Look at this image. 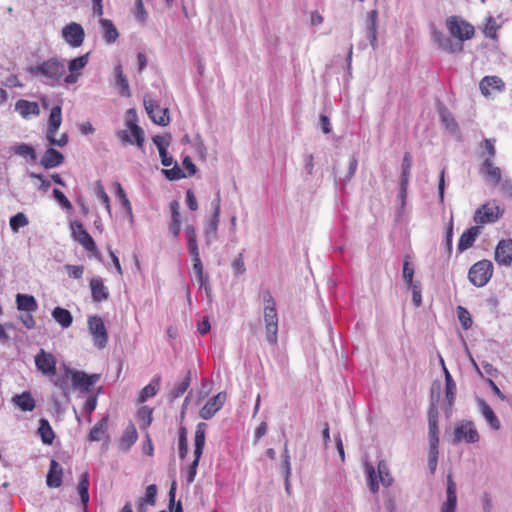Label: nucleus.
Instances as JSON below:
<instances>
[{
	"instance_id": "12",
	"label": "nucleus",
	"mask_w": 512,
	"mask_h": 512,
	"mask_svg": "<svg viewBox=\"0 0 512 512\" xmlns=\"http://www.w3.org/2000/svg\"><path fill=\"white\" fill-rule=\"evenodd\" d=\"M67 375H70L73 387L84 392H90L91 387L100 379L99 374L88 375L85 372L73 369H67Z\"/></svg>"
},
{
	"instance_id": "19",
	"label": "nucleus",
	"mask_w": 512,
	"mask_h": 512,
	"mask_svg": "<svg viewBox=\"0 0 512 512\" xmlns=\"http://www.w3.org/2000/svg\"><path fill=\"white\" fill-rule=\"evenodd\" d=\"M226 393L219 392L211 398L200 410V416L204 420L212 418L219 411L226 401Z\"/></svg>"
},
{
	"instance_id": "11",
	"label": "nucleus",
	"mask_w": 512,
	"mask_h": 512,
	"mask_svg": "<svg viewBox=\"0 0 512 512\" xmlns=\"http://www.w3.org/2000/svg\"><path fill=\"white\" fill-rule=\"evenodd\" d=\"M89 53L71 59L66 65L69 73L65 74L64 84L72 85L75 84L82 75V70L87 66L89 62Z\"/></svg>"
},
{
	"instance_id": "3",
	"label": "nucleus",
	"mask_w": 512,
	"mask_h": 512,
	"mask_svg": "<svg viewBox=\"0 0 512 512\" xmlns=\"http://www.w3.org/2000/svg\"><path fill=\"white\" fill-rule=\"evenodd\" d=\"M185 234L187 240V247L189 254L193 261V270L196 274L198 283L200 286H204L206 290L209 289L208 278L204 275L202 261L200 259L198 244H197V233L193 225L188 224L185 227Z\"/></svg>"
},
{
	"instance_id": "34",
	"label": "nucleus",
	"mask_w": 512,
	"mask_h": 512,
	"mask_svg": "<svg viewBox=\"0 0 512 512\" xmlns=\"http://www.w3.org/2000/svg\"><path fill=\"white\" fill-rule=\"evenodd\" d=\"M78 492L81 498V502L83 504V510L84 512H86L89 502V473L87 471L82 473L80 476V480L78 483Z\"/></svg>"
},
{
	"instance_id": "56",
	"label": "nucleus",
	"mask_w": 512,
	"mask_h": 512,
	"mask_svg": "<svg viewBox=\"0 0 512 512\" xmlns=\"http://www.w3.org/2000/svg\"><path fill=\"white\" fill-rule=\"evenodd\" d=\"M162 172L169 180H179L186 177L182 169L177 164H175L171 169H163Z\"/></svg>"
},
{
	"instance_id": "37",
	"label": "nucleus",
	"mask_w": 512,
	"mask_h": 512,
	"mask_svg": "<svg viewBox=\"0 0 512 512\" xmlns=\"http://www.w3.org/2000/svg\"><path fill=\"white\" fill-rule=\"evenodd\" d=\"M16 304L18 310L21 311L33 312L38 308L36 299L32 295L27 294H17Z\"/></svg>"
},
{
	"instance_id": "25",
	"label": "nucleus",
	"mask_w": 512,
	"mask_h": 512,
	"mask_svg": "<svg viewBox=\"0 0 512 512\" xmlns=\"http://www.w3.org/2000/svg\"><path fill=\"white\" fill-rule=\"evenodd\" d=\"M64 155L54 148H48L41 157L40 164L45 169L55 168L63 164Z\"/></svg>"
},
{
	"instance_id": "29",
	"label": "nucleus",
	"mask_w": 512,
	"mask_h": 512,
	"mask_svg": "<svg viewBox=\"0 0 512 512\" xmlns=\"http://www.w3.org/2000/svg\"><path fill=\"white\" fill-rule=\"evenodd\" d=\"M435 42L443 51L448 53L461 52L463 49L462 43H454L450 37L443 35L442 33H435Z\"/></svg>"
},
{
	"instance_id": "5",
	"label": "nucleus",
	"mask_w": 512,
	"mask_h": 512,
	"mask_svg": "<svg viewBox=\"0 0 512 512\" xmlns=\"http://www.w3.org/2000/svg\"><path fill=\"white\" fill-rule=\"evenodd\" d=\"M205 427H206L205 423H200L197 425L196 430H195L194 460L186 471V479H187L188 484H191L194 482L196 474H197V468H198L201 456L203 454V450H204V446H205Z\"/></svg>"
},
{
	"instance_id": "16",
	"label": "nucleus",
	"mask_w": 512,
	"mask_h": 512,
	"mask_svg": "<svg viewBox=\"0 0 512 512\" xmlns=\"http://www.w3.org/2000/svg\"><path fill=\"white\" fill-rule=\"evenodd\" d=\"M220 203H221V198H220V192L218 191L216 194V198L213 202V214L204 228V235H205L207 242H211L212 240L217 238L218 225H219V221H220V211H221Z\"/></svg>"
},
{
	"instance_id": "47",
	"label": "nucleus",
	"mask_w": 512,
	"mask_h": 512,
	"mask_svg": "<svg viewBox=\"0 0 512 512\" xmlns=\"http://www.w3.org/2000/svg\"><path fill=\"white\" fill-rule=\"evenodd\" d=\"M499 28H500V26L497 24L496 20L492 16H489L484 25L483 32L486 37L493 39V40H497V37H498L497 33H498Z\"/></svg>"
},
{
	"instance_id": "13",
	"label": "nucleus",
	"mask_w": 512,
	"mask_h": 512,
	"mask_svg": "<svg viewBox=\"0 0 512 512\" xmlns=\"http://www.w3.org/2000/svg\"><path fill=\"white\" fill-rule=\"evenodd\" d=\"M34 360L36 368L43 375L47 377L55 376L57 370V359L53 354L46 352L44 349H40V351L35 355Z\"/></svg>"
},
{
	"instance_id": "45",
	"label": "nucleus",
	"mask_w": 512,
	"mask_h": 512,
	"mask_svg": "<svg viewBox=\"0 0 512 512\" xmlns=\"http://www.w3.org/2000/svg\"><path fill=\"white\" fill-rule=\"evenodd\" d=\"M445 382H446V387H445L446 398L448 400L449 405L452 406L453 402H454V398H455V393H456V384L447 369H445Z\"/></svg>"
},
{
	"instance_id": "63",
	"label": "nucleus",
	"mask_w": 512,
	"mask_h": 512,
	"mask_svg": "<svg viewBox=\"0 0 512 512\" xmlns=\"http://www.w3.org/2000/svg\"><path fill=\"white\" fill-rule=\"evenodd\" d=\"M66 270L69 277L74 279H80L84 273V267L82 265H67Z\"/></svg>"
},
{
	"instance_id": "51",
	"label": "nucleus",
	"mask_w": 512,
	"mask_h": 512,
	"mask_svg": "<svg viewBox=\"0 0 512 512\" xmlns=\"http://www.w3.org/2000/svg\"><path fill=\"white\" fill-rule=\"evenodd\" d=\"M365 471L368 476V485H369L370 491L372 493H377L379 491V484L377 481V475H376L374 467L371 464L366 463Z\"/></svg>"
},
{
	"instance_id": "49",
	"label": "nucleus",
	"mask_w": 512,
	"mask_h": 512,
	"mask_svg": "<svg viewBox=\"0 0 512 512\" xmlns=\"http://www.w3.org/2000/svg\"><path fill=\"white\" fill-rule=\"evenodd\" d=\"M67 369L68 368H65V374L64 375H61V376H53V377H49L50 378V381L52 382V384L59 388L63 394L67 395L68 392H69V385H68V379L70 378V375H67Z\"/></svg>"
},
{
	"instance_id": "18",
	"label": "nucleus",
	"mask_w": 512,
	"mask_h": 512,
	"mask_svg": "<svg viewBox=\"0 0 512 512\" xmlns=\"http://www.w3.org/2000/svg\"><path fill=\"white\" fill-rule=\"evenodd\" d=\"M454 434L458 442L465 441L467 443H475L479 440V434L471 421L457 425Z\"/></svg>"
},
{
	"instance_id": "17",
	"label": "nucleus",
	"mask_w": 512,
	"mask_h": 512,
	"mask_svg": "<svg viewBox=\"0 0 512 512\" xmlns=\"http://www.w3.org/2000/svg\"><path fill=\"white\" fill-rule=\"evenodd\" d=\"M494 259L500 266L512 264V239H502L498 242Z\"/></svg>"
},
{
	"instance_id": "4",
	"label": "nucleus",
	"mask_w": 512,
	"mask_h": 512,
	"mask_svg": "<svg viewBox=\"0 0 512 512\" xmlns=\"http://www.w3.org/2000/svg\"><path fill=\"white\" fill-rule=\"evenodd\" d=\"M61 124L62 108L60 105H56L51 109L46 129V139L50 145H55L58 147L67 145L68 135L66 133H63L59 138H56V133L58 132Z\"/></svg>"
},
{
	"instance_id": "30",
	"label": "nucleus",
	"mask_w": 512,
	"mask_h": 512,
	"mask_svg": "<svg viewBox=\"0 0 512 512\" xmlns=\"http://www.w3.org/2000/svg\"><path fill=\"white\" fill-rule=\"evenodd\" d=\"M479 234H480L479 226H473V227L467 229L460 236V239L458 242V249L460 251H465L468 248H470L474 244V242Z\"/></svg>"
},
{
	"instance_id": "36",
	"label": "nucleus",
	"mask_w": 512,
	"mask_h": 512,
	"mask_svg": "<svg viewBox=\"0 0 512 512\" xmlns=\"http://www.w3.org/2000/svg\"><path fill=\"white\" fill-rule=\"evenodd\" d=\"M100 24L105 42L108 44L114 43L118 39L119 33L113 22L109 19H101Z\"/></svg>"
},
{
	"instance_id": "8",
	"label": "nucleus",
	"mask_w": 512,
	"mask_h": 512,
	"mask_svg": "<svg viewBox=\"0 0 512 512\" xmlns=\"http://www.w3.org/2000/svg\"><path fill=\"white\" fill-rule=\"evenodd\" d=\"M446 24L450 34L460 41L469 40L474 36L473 25L458 16H451L447 19Z\"/></svg>"
},
{
	"instance_id": "46",
	"label": "nucleus",
	"mask_w": 512,
	"mask_h": 512,
	"mask_svg": "<svg viewBox=\"0 0 512 512\" xmlns=\"http://www.w3.org/2000/svg\"><path fill=\"white\" fill-rule=\"evenodd\" d=\"M377 470L381 483L386 487L390 486L393 482V477L389 473L388 466L384 460L378 462Z\"/></svg>"
},
{
	"instance_id": "55",
	"label": "nucleus",
	"mask_w": 512,
	"mask_h": 512,
	"mask_svg": "<svg viewBox=\"0 0 512 512\" xmlns=\"http://www.w3.org/2000/svg\"><path fill=\"white\" fill-rule=\"evenodd\" d=\"M95 190H96L98 199L105 206L106 210L110 213L111 212L110 198H109L108 194L106 193L103 185L100 182H97Z\"/></svg>"
},
{
	"instance_id": "2",
	"label": "nucleus",
	"mask_w": 512,
	"mask_h": 512,
	"mask_svg": "<svg viewBox=\"0 0 512 512\" xmlns=\"http://www.w3.org/2000/svg\"><path fill=\"white\" fill-rule=\"evenodd\" d=\"M263 318L265 324V335L267 341L275 346L278 341V314L276 302L269 290L263 292Z\"/></svg>"
},
{
	"instance_id": "20",
	"label": "nucleus",
	"mask_w": 512,
	"mask_h": 512,
	"mask_svg": "<svg viewBox=\"0 0 512 512\" xmlns=\"http://www.w3.org/2000/svg\"><path fill=\"white\" fill-rule=\"evenodd\" d=\"M505 88L504 81L499 76H485L479 82L481 93L488 97L493 92H501Z\"/></svg>"
},
{
	"instance_id": "22",
	"label": "nucleus",
	"mask_w": 512,
	"mask_h": 512,
	"mask_svg": "<svg viewBox=\"0 0 512 512\" xmlns=\"http://www.w3.org/2000/svg\"><path fill=\"white\" fill-rule=\"evenodd\" d=\"M480 173L493 185H498L502 180L501 169L491 159H484L480 166Z\"/></svg>"
},
{
	"instance_id": "54",
	"label": "nucleus",
	"mask_w": 512,
	"mask_h": 512,
	"mask_svg": "<svg viewBox=\"0 0 512 512\" xmlns=\"http://www.w3.org/2000/svg\"><path fill=\"white\" fill-rule=\"evenodd\" d=\"M457 316H458V319H459L462 327L465 330L469 329L472 326V318H471L469 311L466 308H464L462 306H458L457 307Z\"/></svg>"
},
{
	"instance_id": "64",
	"label": "nucleus",
	"mask_w": 512,
	"mask_h": 512,
	"mask_svg": "<svg viewBox=\"0 0 512 512\" xmlns=\"http://www.w3.org/2000/svg\"><path fill=\"white\" fill-rule=\"evenodd\" d=\"M189 385H190V379H189V377H187L186 379H184L182 382H180L175 387V389L172 391V397L178 398L181 395H183L187 391Z\"/></svg>"
},
{
	"instance_id": "58",
	"label": "nucleus",
	"mask_w": 512,
	"mask_h": 512,
	"mask_svg": "<svg viewBox=\"0 0 512 512\" xmlns=\"http://www.w3.org/2000/svg\"><path fill=\"white\" fill-rule=\"evenodd\" d=\"M409 257L407 256L403 263V278L408 286L413 285L414 268L409 263Z\"/></svg>"
},
{
	"instance_id": "23",
	"label": "nucleus",
	"mask_w": 512,
	"mask_h": 512,
	"mask_svg": "<svg viewBox=\"0 0 512 512\" xmlns=\"http://www.w3.org/2000/svg\"><path fill=\"white\" fill-rule=\"evenodd\" d=\"M447 500L443 503L441 512H454L457 504L456 496V483L453 480L452 474L447 476Z\"/></svg>"
},
{
	"instance_id": "60",
	"label": "nucleus",
	"mask_w": 512,
	"mask_h": 512,
	"mask_svg": "<svg viewBox=\"0 0 512 512\" xmlns=\"http://www.w3.org/2000/svg\"><path fill=\"white\" fill-rule=\"evenodd\" d=\"M171 212V222L181 223L180 204L177 200H173L169 204Z\"/></svg>"
},
{
	"instance_id": "38",
	"label": "nucleus",
	"mask_w": 512,
	"mask_h": 512,
	"mask_svg": "<svg viewBox=\"0 0 512 512\" xmlns=\"http://www.w3.org/2000/svg\"><path fill=\"white\" fill-rule=\"evenodd\" d=\"M109 416H104L96 425H94L88 435L89 441L95 442L103 439L107 427H108Z\"/></svg>"
},
{
	"instance_id": "15",
	"label": "nucleus",
	"mask_w": 512,
	"mask_h": 512,
	"mask_svg": "<svg viewBox=\"0 0 512 512\" xmlns=\"http://www.w3.org/2000/svg\"><path fill=\"white\" fill-rule=\"evenodd\" d=\"M62 37L73 48L80 47L85 39L83 27L76 22H71L62 28Z\"/></svg>"
},
{
	"instance_id": "27",
	"label": "nucleus",
	"mask_w": 512,
	"mask_h": 512,
	"mask_svg": "<svg viewBox=\"0 0 512 512\" xmlns=\"http://www.w3.org/2000/svg\"><path fill=\"white\" fill-rule=\"evenodd\" d=\"M138 433L133 423H130L124 430L122 436L119 439V448L122 451H128L137 441Z\"/></svg>"
},
{
	"instance_id": "26",
	"label": "nucleus",
	"mask_w": 512,
	"mask_h": 512,
	"mask_svg": "<svg viewBox=\"0 0 512 512\" xmlns=\"http://www.w3.org/2000/svg\"><path fill=\"white\" fill-rule=\"evenodd\" d=\"M15 110L24 119H28L31 116H38L40 114V107L37 102L20 99L15 103Z\"/></svg>"
},
{
	"instance_id": "28",
	"label": "nucleus",
	"mask_w": 512,
	"mask_h": 512,
	"mask_svg": "<svg viewBox=\"0 0 512 512\" xmlns=\"http://www.w3.org/2000/svg\"><path fill=\"white\" fill-rule=\"evenodd\" d=\"M90 288H91L92 299L95 302H102V301L108 299L109 292L101 278H99V277L92 278L90 280Z\"/></svg>"
},
{
	"instance_id": "1",
	"label": "nucleus",
	"mask_w": 512,
	"mask_h": 512,
	"mask_svg": "<svg viewBox=\"0 0 512 512\" xmlns=\"http://www.w3.org/2000/svg\"><path fill=\"white\" fill-rule=\"evenodd\" d=\"M27 72L34 78L39 79L51 87L64 82L66 74V62L58 56L50 57L37 65L27 68Z\"/></svg>"
},
{
	"instance_id": "62",
	"label": "nucleus",
	"mask_w": 512,
	"mask_h": 512,
	"mask_svg": "<svg viewBox=\"0 0 512 512\" xmlns=\"http://www.w3.org/2000/svg\"><path fill=\"white\" fill-rule=\"evenodd\" d=\"M438 446H430L428 465L431 473H434L437 467Z\"/></svg>"
},
{
	"instance_id": "59",
	"label": "nucleus",
	"mask_w": 512,
	"mask_h": 512,
	"mask_svg": "<svg viewBox=\"0 0 512 512\" xmlns=\"http://www.w3.org/2000/svg\"><path fill=\"white\" fill-rule=\"evenodd\" d=\"M481 147H483L485 152L487 153V157L485 159L493 160L496 155L494 140L484 139L481 143Z\"/></svg>"
},
{
	"instance_id": "53",
	"label": "nucleus",
	"mask_w": 512,
	"mask_h": 512,
	"mask_svg": "<svg viewBox=\"0 0 512 512\" xmlns=\"http://www.w3.org/2000/svg\"><path fill=\"white\" fill-rule=\"evenodd\" d=\"M14 151L16 154L22 157H29L32 161H35L37 158L35 149L32 146L25 143L16 145L14 147Z\"/></svg>"
},
{
	"instance_id": "42",
	"label": "nucleus",
	"mask_w": 512,
	"mask_h": 512,
	"mask_svg": "<svg viewBox=\"0 0 512 512\" xmlns=\"http://www.w3.org/2000/svg\"><path fill=\"white\" fill-rule=\"evenodd\" d=\"M116 84L119 87L120 94L125 97H130V88L126 77L123 74L122 67L120 65L115 67Z\"/></svg>"
},
{
	"instance_id": "32",
	"label": "nucleus",
	"mask_w": 512,
	"mask_h": 512,
	"mask_svg": "<svg viewBox=\"0 0 512 512\" xmlns=\"http://www.w3.org/2000/svg\"><path fill=\"white\" fill-rule=\"evenodd\" d=\"M161 377H154L139 393L138 401L144 403L147 399L155 396L160 388Z\"/></svg>"
},
{
	"instance_id": "41",
	"label": "nucleus",
	"mask_w": 512,
	"mask_h": 512,
	"mask_svg": "<svg viewBox=\"0 0 512 512\" xmlns=\"http://www.w3.org/2000/svg\"><path fill=\"white\" fill-rule=\"evenodd\" d=\"M137 420L142 429H147L153 421V409L148 406H142L137 412Z\"/></svg>"
},
{
	"instance_id": "6",
	"label": "nucleus",
	"mask_w": 512,
	"mask_h": 512,
	"mask_svg": "<svg viewBox=\"0 0 512 512\" xmlns=\"http://www.w3.org/2000/svg\"><path fill=\"white\" fill-rule=\"evenodd\" d=\"M493 275V264L490 260H481L472 265L468 278L477 287H483Z\"/></svg>"
},
{
	"instance_id": "31",
	"label": "nucleus",
	"mask_w": 512,
	"mask_h": 512,
	"mask_svg": "<svg viewBox=\"0 0 512 512\" xmlns=\"http://www.w3.org/2000/svg\"><path fill=\"white\" fill-rule=\"evenodd\" d=\"M377 10H372L367 15L366 21V36L370 41V44L374 47L377 41Z\"/></svg>"
},
{
	"instance_id": "61",
	"label": "nucleus",
	"mask_w": 512,
	"mask_h": 512,
	"mask_svg": "<svg viewBox=\"0 0 512 512\" xmlns=\"http://www.w3.org/2000/svg\"><path fill=\"white\" fill-rule=\"evenodd\" d=\"M53 196L62 205L63 208L67 210L72 209L73 206L71 202L68 200V198L64 195L62 191H60L59 189H54Z\"/></svg>"
},
{
	"instance_id": "33",
	"label": "nucleus",
	"mask_w": 512,
	"mask_h": 512,
	"mask_svg": "<svg viewBox=\"0 0 512 512\" xmlns=\"http://www.w3.org/2000/svg\"><path fill=\"white\" fill-rule=\"evenodd\" d=\"M38 435L40 436L42 442L47 445H52L55 439V433L49 423V421L45 418L40 419L39 427H38Z\"/></svg>"
},
{
	"instance_id": "21",
	"label": "nucleus",
	"mask_w": 512,
	"mask_h": 512,
	"mask_svg": "<svg viewBox=\"0 0 512 512\" xmlns=\"http://www.w3.org/2000/svg\"><path fill=\"white\" fill-rule=\"evenodd\" d=\"M438 408L435 404H430L427 412L428 425H429V444L430 446H438Z\"/></svg>"
},
{
	"instance_id": "43",
	"label": "nucleus",
	"mask_w": 512,
	"mask_h": 512,
	"mask_svg": "<svg viewBox=\"0 0 512 512\" xmlns=\"http://www.w3.org/2000/svg\"><path fill=\"white\" fill-rule=\"evenodd\" d=\"M412 167V158L409 152H406L402 162L401 188L405 191L409 181L410 171Z\"/></svg>"
},
{
	"instance_id": "14",
	"label": "nucleus",
	"mask_w": 512,
	"mask_h": 512,
	"mask_svg": "<svg viewBox=\"0 0 512 512\" xmlns=\"http://www.w3.org/2000/svg\"><path fill=\"white\" fill-rule=\"evenodd\" d=\"M72 231V237L75 241L83 246V248L92 253L97 252L95 241L91 235L84 228V225L79 221H73L70 225Z\"/></svg>"
},
{
	"instance_id": "57",
	"label": "nucleus",
	"mask_w": 512,
	"mask_h": 512,
	"mask_svg": "<svg viewBox=\"0 0 512 512\" xmlns=\"http://www.w3.org/2000/svg\"><path fill=\"white\" fill-rule=\"evenodd\" d=\"M157 496V486L155 484H151L146 488L145 495L140 499L149 504V506H154L156 503Z\"/></svg>"
},
{
	"instance_id": "24",
	"label": "nucleus",
	"mask_w": 512,
	"mask_h": 512,
	"mask_svg": "<svg viewBox=\"0 0 512 512\" xmlns=\"http://www.w3.org/2000/svg\"><path fill=\"white\" fill-rule=\"evenodd\" d=\"M63 469L60 464L52 459L50 461L49 471L46 477L47 486L50 488H58L62 485Z\"/></svg>"
},
{
	"instance_id": "40",
	"label": "nucleus",
	"mask_w": 512,
	"mask_h": 512,
	"mask_svg": "<svg viewBox=\"0 0 512 512\" xmlns=\"http://www.w3.org/2000/svg\"><path fill=\"white\" fill-rule=\"evenodd\" d=\"M52 317L63 328L70 327L73 322V317L70 311L61 307H56L53 309Z\"/></svg>"
},
{
	"instance_id": "52",
	"label": "nucleus",
	"mask_w": 512,
	"mask_h": 512,
	"mask_svg": "<svg viewBox=\"0 0 512 512\" xmlns=\"http://www.w3.org/2000/svg\"><path fill=\"white\" fill-rule=\"evenodd\" d=\"M179 457L184 459L188 453V441L186 428L181 426L179 429Z\"/></svg>"
},
{
	"instance_id": "7",
	"label": "nucleus",
	"mask_w": 512,
	"mask_h": 512,
	"mask_svg": "<svg viewBox=\"0 0 512 512\" xmlns=\"http://www.w3.org/2000/svg\"><path fill=\"white\" fill-rule=\"evenodd\" d=\"M504 209L496 201L487 202L481 205L474 214V222L479 225H485L496 222L502 217Z\"/></svg>"
},
{
	"instance_id": "48",
	"label": "nucleus",
	"mask_w": 512,
	"mask_h": 512,
	"mask_svg": "<svg viewBox=\"0 0 512 512\" xmlns=\"http://www.w3.org/2000/svg\"><path fill=\"white\" fill-rule=\"evenodd\" d=\"M115 188H116V197L118 198L121 206L125 209L127 214L132 216V206H131L129 199L127 198V195H126L123 187L121 186L120 183L117 182V183H115Z\"/></svg>"
},
{
	"instance_id": "39",
	"label": "nucleus",
	"mask_w": 512,
	"mask_h": 512,
	"mask_svg": "<svg viewBox=\"0 0 512 512\" xmlns=\"http://www.w3.org/2000/svg\"><path fill=\"white\" fill-rule=\"evenodd\" d=\"M479 406H480L483 417L485 418L487 423L491 426V428L494 430H499L500 426H501L500 421L497 418V416L495 415L492 408L484 400L479 401Z\"/></svg>"
},
{
	"instance_id": "44",
	"label": "nucleus",
	"mask_w": 512,
	"mask_h": 512,
	"mask_svg": "<svg viewBox=\"0 0 512 512\" xmlns=\"http://www.w3.org/2000/svg\"><path fill=\"white\" fill-rule=\"evenodd\" d=\"M125 124L129 128L131 134L133 135L135 139V144L139 148H143L145 140L143 129L137 124V122H125Z\"/></svg>"
},
{
	"instance_id": "35",
	"label": "nucleus",
	"mask_w": 512,
	"mask_h": 512,
	"mask_svg": "<svg viewBox=\"0 0 512 512\" xmlns=\"http://www.w3.org/2000/svg\"><path fill=\"white\" fill-rule=\"evenodd\" d=\"M13 402L17 405L22 411L31 412L35 408V400L30 392H23L20 395H15L13 397Z\"/></svg>"
},
{
	"instance_id": "10",
	"label": "nucleus",
	"mask_w": 512,
	"mask_h": 512,
	"mask_svg": "<svg viewBox=\"0 0 512 512\" xmlns=\"http://www.w3.org/2000/svg\"><path fill=\"white\" fill-rule=\"evenodd\" d=\"M144 106L150 119L157 125L167 126L170 122L168 108H161L157 101L146 95L144 97Z\"/></svg>"
},
{
	"instance_id": "50",
	"label": "nucleus",
	"mask_w": 512,
	"mask_h": 512,
	"mask_svg": "<svg viewBox=\"0 0 512 512\" xmlns=\"http://www.w3.org/2000/svg\"><path fill=\"white\" fill-rule=\"evenodd\" d=\"M29 223L27 216L19 212L10 218L9 224L13 232H18L20 228L27 226Z\"/></svg>"
},
{
	"instance_id": "9",
	"label": "nucleus",
	"mask_w": 512,
	"mask_h": 512,
	"mask_svg": "<svg viewBox=\"0 0 512 512\" xmlns=\"http://www.w3.org/2000/svg\"><path fill=\"white\" fill-rule=\"evenodd\" d=\"M88 329L92 335L94 345L98 349L106 347L108 342V333L102 318L93 315L88 318Z\"/></svg>"
}]
</instances>
